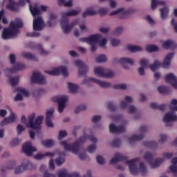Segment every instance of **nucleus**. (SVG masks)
Listing matches in <instances>:
<instances>
[{
  "instance_id": "nucleus-1",
  "label": "nucleus",
  "mask_w": 177,
  "mask_h": 177,
  "mask_svg": "<svg viewBox=\"0 0 177 177\" xmlns=\"http://www.w3.org/2000/svg\"><path fill=\"white\" fill-rule=\"evenodd\" d=\"M86 140V137H80L73 144L68 143L67 140H63L59 142V145L63 146L66 151H71L73 154L78 156L80 160L84 161V160L88 158L86 151L85 150V148L82 147V145L84 144Z\"/></svg>"
},
{
  "instance_id": "nucleus-2",
  "label": "nucleus",
  "mask_w": 177,
  "mask_h": 177,
  "mask_svg": "<svg viewBox=\"0 0 177 177\" xmlns=\"http://www.w3.org/2000/svg\"><path fill=\"white\" fill-rule=\"evenodd\" d=\"M35 117V113H31L28 118L27 122V118H26V115H23L21 118V122L22 124H25L26 127H28L31 129H33L34 131L38 132V131H41V129H42L41 125L44 122V116L39 115L36 118Z\"/></svg>"
},
{
  "instance_id": "nucleus-3",
  "label": "nucleus",
  "mask_w": 177,
  "mask_h": 177,
  "mask_svg": "<svg viewBox=\"0 0 177 177\" xmlns=\"http://www.w3.org/2000/svg\"><path fill=\"white\" fill-rule=\"evenodd\" d=\"M175 53H169L164 58L163 62H160L158 59H155L152 64L149 65L148 68L153 73L157 71L159 67H163V68H169L171 66V62L174 59Z\"/></svg>"
},
{
  "instance_id": "nucleus-4",
  "label": "nucleus",
  "mask_w": 177,
  "mask_h": 177,
  "mask_svg": "<svg viewBox=\"0 0 177 177\" xmlns=\"http://www.w3.org/2000/svg\"><path fill=\"white\" fill-rule=\"evenodd\" d=\"M136 12H138L136 8H129L128 10H125L124 8H119L109 13V16H115L117 15H120L118 16L119 19H127V15H134V13H136Z\"/></svg>"
},
{
  "instance_id": "nucleus-5",
  "label": "nucleus",
  "mask_w": 177,
  "mask_h": 177,
  "mask_svg": "<svg viewBox=\"0 0 177 177\" xmlns=\"http://www.w3.org/2000/svg\"><path fill=\"white\" fill-rule=\"evenodd\" d=\"M52 101L58 103V112L63 113L66 109V103L68 101V97L66 95L53 97Z\"/></svg>"
},
{
  "instance_id": "nucleus-6",
  "label": "nucleus",
  "mask_w": 177,
  "mask_h": 177,
  "mask_svg": "<svg viewBox=\"0 0 177 177\" xmlns=\"http://www.w3.org/2000/svg\"><path fill=\"white\" fill-rule=\"evenodd\" d=\"M148 131H149L148 126H145V125L141 126L140 128V134L133 135L132 137L129 138V142L130 143H133V142H136V141L140 142V140H143V139H145V133H146V132H148Z\"/></svg>"
},
{
  "instance_id": "nucleus-7",
  "label": "nucleus",
  "mask_w": 177,
  "mask_h": 177,
  "mask_svg": "<svg viewBox=\"0 0 177 177\" xmlns=\"http://www.w3.org/2000/svg\"><path fill=\"white\" fill-rule=\"evenodd\" d=\"M46 74H48V75H60V74H62L64 77H68V72H67V68L65 66H62L59 68H55L53 71H46Z\"/></svg>"
},
{
  "instance_id": "nucleus-8",
  "label": "nucleus",
  "mask_w": 177,
  "mask_h": 177,
  "mask_svg": "<svg viewBox=\"0 0 177 177\" xmlns=\"http://www.w3.org/2000/svg\"><path fill=\"white\" fill-rule=\"evenodd\" d=\"M22 151L28 157H32V153L37 151V147H33L31 142H28L22 146Z\"/></svg>"
},
{
  "instance_id": "nucleus-9",
  "label": "nucleus",
  "mask_w": 177,
  "mask_h": 177,
  "mask_svg": "<svg viewBox=\"0 0 177 177\" xmlns=\"http://www.w3.org/2000/svg\"><path fill=\"white\" fill-rule=\"evenodd\" d=\"M31 81L34 84H38L39 85H45L46 84L45 76L42 75L39 72H34L32 73Z\"/></svg>"
},
{
  "instance_id": "nucleus-10",
  "label": "nucleus",
  "mask_w": 177,
  "mask_h": 177,
  "mask_svg": "<svg viewBox=\"0 0 177 177\" xmlns=\"http://www.w3.org/2000/svg\"><path fill=\"white\" fill-rule=\"evenodd\" d=\"M139 160V158L132 159L131 160H126V164L129 165V172L131 175L136 176L138 174H139V169H138V166H136V161Z\"/></svg>"
},
{
  "instance_id": "nucleus-11",
  "label": "nucleus",
  "mask_w": 177,
  "mask_h": 177,
  "mask_svg": "<svg viewBox=\"0 0 177 177\" xmlns=\"http://www.w3.org/2000/svg\"><path fill=\"white\" fill-rule=\"evenodd\" d=\"M17 118V115L15 114V112H13V111L10 110V115L3 119V120L0 122V127H5L10 124H15V122H16Z\"/></svg>"
},
{
  "instance_id": "nucleus-12",
  "label": "nucleus",
  "mask_w": 177,
  "mask_h": 177,
  "mask_svg": "<svg viewBox=\"0 0 177 177\" xmlns=\"http://www.w3.org/2000/svg\"><path fill=\"white\" fill-rule=\"evenodd\" d=\"M45 22L41 16L37 17L33 20L32 28L34 31H42L45 28Z\"/></svg>"
},
{
  "instance_id": "nucleus-13",
  "label": "nucleus",
  "mask_w": 177,
  "mask_h": 177,
  "mask_svg": "<svg viewBox=\"0 0 177 177\" xmlns=\"http://www.w3.org/2000/svg\"><path fill=\"white\" fill-rule=\"evenodd\" d=\"M24 26L23 21L20 18H16L15 20L10 21L9 27L17 34H19V29L23 28Z\"/></svg>"
},
{
  "instance_id": "nucleus-14",
  "label": "nucleus",
  "mask_w": 177,
  "mask_h": 177,
  "mask_svg": "<svg viewBox=\"0 0 177 177\" xmlns=\"http://www.w3.org/2000/svg\"><path fill=\"white\" fill-rule=\"evenodd\" d=\"M76 67H79L78 74L80 77H86L88 73V66L81 60H77L75 62Z\"/></svg>"
},
{
  "instance_id": "nucleus-15",
  "label": "nucleus",
  "mask_w": 177,
  "mask_h": 177,
  "mask_svg": "<svg viewBox=\"0 0 177 177\" xmlns=\"http://www.w3.org/2000/svg\"><path fill=\"white\" fill-rule=\"evenodd\" d=\"M16 35H17V33L9 26L8 28L3 29L1 37L3 39H10L15 38Z\"/></svg>"
},
{
  "instance_id": "nucleus-16",
  "label": "nucleus",
  "mask_w": 177,
  "mask_h": 177,
  "mask_svg": "<svg viewBox=\"0 0 177 177\" xmlns=\"http://www.w3.org/2000/svg\"><path fill=\"white\" fill-rule=\"evenodd\" d=\"M165 81L167 84H170L174 89H177V77L174 73L166 75Z\"/></svg>"
},
{
  "instance_id": "nucleus-17",
  "label": "nucleus",
  "mask_w": 177,
  "mask_h": 177,
  "mask_svg": "<svg viewBox=\"0 0 177 177\" xmlns=\"http://www.w3.org/2000/svg\"><path fill=\"white\" fill-rule=\"evenodd\" d=\"M26 68H27L26 64H21V62H17L15 66L11 68L6 69V71L7 73H10V74H15V73L26 70Z\"/></svg>"
},
{
  "instance_id": "nucleus-18",
  "label": "nucleus",
  "mask_w": 177,
  "mask_h": 177,
  "mask_svg": "<svg viewBox=\"0 0 177 177\" xmlns=\"http://www.w3.org/2000/svg\"><path fill=\"white\" fill-rule=\"evenodd\" d=\"M113 63H120V64H130V66H133L135 64V61L133 59L128 57H122L118 59V58H113Z\"/></svg>"
},
{
  "instance_id": "nucleus-19",
  "label": "nucleus",
  "mask_w": 177,
  "mask_h": 177,
  "mask_svg": "<svg viewBox=\"0 0 177 177\" xmlns=\"http://www.w3.org/2000/svg\"><path fill=\"white\" fill-rule=\"evenodd\" d=\"M61 27L65 34H70L73 28L68 24V19H65L64 18H62L60 21Z\"/></svg>"
},
{
  "instance_id": "nucleus-20",
  "label": "nucleus",
  "mask_w": 177,
  "mask_h": 177,
  "mask_svg": "<svg viewBox=\"0 0 177 177\" xmlns=\"http://www.w3.org/2000/svg\"><path fill=\"white\" fill-rule=\"evenodd\" d=\"M162 48L163 49H166V50H168V49L174 50V49H176L177 44L175 41L172 39H167L162 43Z\"/></svg>"
},
{
  "instance_id": "nucleus-21",
  "label": "nucleus",
  "mask_w": 177,
  "mask_h": 177,
  "mask_svg": "<svg viewBox=\"0 0 177 177\" xmlns=\"http://www.w3.org/2000/svg\"><path fill=\"white\" fill-rule=\"evenodd\" d=\"M109 131L111 133H124L125 132V127H117L113 123L109 124Z\"/></svg>"
},
{
  "instance_id": "nucleus-22",
  "label": "nucleus",
  "mask_w": 177,
  "mask_h": 177,
  "mask_svg": "<svg viewBox=\"0 0 177 177\" xmlns=\"http://www.w3.org/2000/svg\"><path fill=\"white\" fill-rule=\"evenodd\" d=\"M163 121H173V122H177V115L175 113L174 110H171L169 112H167L164 118Z\"/></svg>"
},
{
  "instance_id": "nucleus-23",
  "label": "nucleus",
  "mask_w": 177,
  "mask_h": 177,
  "mask_svg": "<svg viewBox=\"0 0 177 177\" xmlns=\"http://www.w3.org/2000/svg\"><path fill=\"white\" fill-rule=\"evenodd\" d=\"M97 79L93 77H84V79L81 82V85H86L88 88L93 86V84H97Z\"/></svg>"
},
{
  "instance_id": "nucleus-24",
  "label": "nucleus",
  "mask_w": 177,
  "mask_h": 177,
  "mask_svg": "<svg viewBox=\"0 0 177 177\" xmlns=\"http://www.w3.org/2000/svg\"><path fill=\"white\" fill-rule=\"evenodd\" d=\"M9 3L6 6V8L10 12H19L18 3L15 2V0H8Z\"/></svg>"
},
{
  "instance_id": "nucleus-25",
  "label": "nucleus",
  "mask_w": 177,
  "mask_h": 177,
  "mask_svg": "<svg viewBox=\"0 0 177 177\" xmlns=\"http://www.w3.org/2000/svg\"><path fill=\"white\" fill-rule=\"evenodd\" d=\"M29 9L30 12L32 13V16H33V17L35 18L37 17V16H39V15H41V10H39V6L37 3H35L33 6L30 4Z\"/></svg>"
},
{
  "instance_id": "nucleus-26",
  "label": "nucleus",
  "mask_w": 177,
  "mask_h": 177,
  "mask_svg": "<svg viewBox=\"0 0 177 177\" xmlns=\"http://www.w3.org/2000/svg\"><path fill=\"white\" fill-rule=\"evenodd\" d=\"M125 160H127V157H125L122 154L115 153L114 158L110 160V164L111 165H113V164H117V162H121V161H125Z\"/></svg>"
},
{
  "instance_id": "nucleus-27",
  "label": "nucleus",
  "mask_w": 177,
  "mask_h": 177,
  "mask_svg": "<svg viewBox=\"0 0 177 177\" xmlns=\"http://www.w3.org/2000/svg\"><path fill=\"white\" fill-rule=\"evenodd\" d=\"M80 12H81L80 10H72L66 12H63L62 15V18L68 20V17L71 16H78V15H80Z\"/></svg>"
},
{
  "instance_id": "nucleus-28",
  "label": "nucleus",
  "mask_w": 177,
  "mask_h": 177,
  "mask_svg": "<svg viewBox=\"0 0 177 177\" xmlns=\"http://www.w3.org/2000/svg\"><path fill=\"white\" fill-rule=\"evenodd\" d=\"M100 39H102V35L100 34H95V35H91L88 37V44H99L100 41Z\"/></svg>"
},
{
  "instance_id": "nucleus-29",
  "label": "nucleus",
  "mask_w": 177,
  "mask_h": 177,
  "mask_svg": "<svg viewBox=\"0 0 177 177\" xmlns=\"http://www.w3.org/2000/svg\"><path fill=\"white\" fill-rule=\"evenodd\" d=\"M164 162V158H156L153 161L152 160L149 164L152 169L159 168V167H161V164Z\"/></svg>"
},
{
  "instance_id": "nucleus-30",
  "label": "nucleus",
  "mask_w": 177,
  "mask_h": 177,
  "mask_svg": "<svg viewBox=\"0 0 177 177\" xmlns=\"http://www.w3.org/2000/svg\"><path fill=\"white\" fill-rule=\"evenodd\" d=\"M20 167L23 171H27V169H35L37 167L32 164L30 160H27L26 162L22 163Z\"/></svg>"
},
{
  "instance_id": "nucleus-31",
  "label": "nucleus",
  "mask_w": 177,
  "mask_h": 177,
  "mask_svg": "<svg viewBox=\"0 0 177 177\" xmlns=\"http://www.w3.org/2000/svg\"><path fill=\"white\" fill-rule=\"evenodd\" d=\"M160 18L162 20H165L169 15V8L167 6H165L162 8H160Z\"/></svg>"
},
{
  "instance_id": "nucleus-32",
  "label": "nucleus",
  "mask_w": 177,
  "mask_h": 177,
  "mask_svg": "<svg viewBox=\"0 0 177 177\" xmlns=\"http://www.w3.org/2000/svg\"><path fill=\"white\" fill-rule=\"evenodd\" d=\"M10 73L6 71V75L7 77H9L10 78V84L11 86H16L19 84V81L20 80V77L15 76V77H10Z\"/></svg>"
},
{
  "instance_id": "nucleus-33",
  "label": "nucleus",
  "mask_w": 177,
  "mask_h": 177,
  "mask_svg": "<svg viewBox=\"0 0 177 177\" xmlns=\"http://www.w3.org/2000/svg\"><path fill=\"white\" fill-rule=\"evenodd\" d=\"M127 49L129 52L131 53H136V52H142L143 50V48L140 46H135V45H127Z\"/></svg>"
},
{
  "instance_id": "nucleus-34",
  "label": "nucleus",
  "mask_w": 177,
  "mask_h": 177,
  "mask_svg": "<svg viewBox=\"0 0 177 177\" xmlns=\"http://www.w3.org/2000/svg\"><path fill=\"white\" fill-rule=\"evenodd\" d=\"M124 100L126 101H122L120 104V106L122 109H127V107H128V103H133V100L131 96H126L124 97Z\"/></svg>"
},
{
  "instance_id": "nucleus-35",
  "label": "nucleus",
  "mask_w": 177,
  "mask_h": 177,
  "mask_svg": "<svg viewBox=\"0 0 177 177\" xmlns=\"http://www.w3.org/2000/svg\"><path fill=\"white\" fill-rule=\"evenodd\" d=\"M96 15H97V12L93 10V8H88L82 13V17L85 19L87 16H95Z\"/></svg>"
},
{
  "instance_id": "nucleus-36",
  "label": "nucleus",
  "mask_w": 177,
  "mask_h": 177,
  "mask_svg": "<svg viewBox=\"0 0 177 177\" xmlns=\"http://www.w3.org/2000/svg\"><path fill=\"white\" fill-rule=\"evenodd\" d=\"M158 5H163L164 6H165V5H167V3L164 1L151 0V9L152 10H156V9H157Z\"/></svg>"
},
{
  "instance_id": "nucleus-37",
  "label": "nucleus",
  "mask_w": 177,
  "mask_h": 177,
  "mask_svg": "<svg viewBox=\"0 0 177 177\" xmlns=\"http://www.w3.org/2000/svg\"><path fill=\"white\" fill-rule=\"evenodd\" d=\"M21 56L24 57V59H27V60H35V62L38 61V59L37 57H35V55L28 53V52H24L21 53Z\"/></svg>"
},
{
  "instance_id": "nucleus-38",
  "label": "nucleus",
  "mask_w": 177,
  "mask_h": 177,
  "mask_svg": "<svg viewBox=\"0 0 177 177\" xmlns=\"http://www.w3.org/2000/svg\"><path fill=\"white\" fill-rule=\"evenodd\" d=\"M145 50L147 52H149V53H153V52H159L160 48L154 44H149L146 46Z\"/></svg>"
},
{
  "instance_id": "nucleus-39",
  "label": "nucleus",
  "mask_w": 177,
  "mask_h": 177,
  "mask_svg": "<svg viewBox=\"0 0 177 177\" xmlns=\"http://www.w3.org/2000/svg\"><path fill=\"white\" fill-rule=\"evenodd\" d=\"M68 91L70 93H78V86L71 83L68 82L67 83Z\"/></svg>"
},
{
  "instance_id": "nucleus-40",
  "label": "nucleus",
  "mask_w": 177,
  "mask_h": 177,
  "mask_svg": "<svg viewBox=\"0 0 177 177\" xmlns=\"http://www.w3.org/2000/svg\"><path fill=\"white\" fill-rule=\"evenodd\" d=\"M106 68L103 67H97L94 69V74L95 75H97V77H100L101 78H103L104 76V71Z\"/></svg>"
},
{
  "instance_id": "nucleus-41",
  "label": "nucleus",
  "mask_w": 177,
  "mask_h": 177,
  "mask_svg": "<svg viewBox=\"0 0 177 177\" xmlns=\"http://www.w3.org/2000/svg\"><path fill=\"white\" fill-rule=\"evenodd\" d=\"M97 84L99 85L100 88H104V89L111 88V83L106 81H100L99 80H97Z\"/></svg>"
},
{
  "instance_id": "nucleus-42",
  "label": "nucleus",
  "mask_w": 177,
  "mask_h": 177,
  "mask_svg": "<svg viewBox=\"0 0 177 177\" xmlns=\"http://www.w3.org/2000/svg\"><path fill=\"white\" fill-rule=\"evenodd\" d=\"M158 92L161 93L162 95H167L171 93V89L169 87H167L165 86H160L158 87Z\"/></svg>"
},
{
  "instance_id": "nucleus-43",
  "label": "nucleus",
  "mask_w": 177,
  "mask_h": 177,
  "mask_svg": "<svg viewBox=\"0 0 177 177\" xmlns=\"http://www.w3.org/2000/svg\"><path fill=\"white\" fill-rule=\"evenodd\" d=\"M42 146L47 147V149H50L55 145V141L53 140H45L41 141Z\"/></svg>"
},
{
  "instance_id": "nucleus-44",
  "label": "nucleus",
  "mask_w": 177,
  "mask_h": 177,
  "mask_svg": "<svg viewBox=\"0 0 177 177\" xmlns=\"http://www.w3.org/2000/svg\"><path fill=\"white\" fill-rule=\"evenodd\" d=\"M143 146H145V147H153V149H157V147H158V144L155 141H147L143 142Z\"/></svg>"
},
{
  "instance_id": "nucleus-45",
  "label": "nucleus",
  "mask_w": 177,
  "mask_h": 177,
  "mask_svg": "<svg viewBox=\"0 0 177 177\" xmlns=\"http://www.w3.org/2000/svg\"><path fill=\"white\" fill-rule=\"evenodd\" d=\"M57 177H70V173L66 169H62L57 173Z\"/></svg>"
},
{
  "instance_id": "nucleus-46",
  "label": "nucleus",
  "mask_w": 177,
  "mask_h": 177,
  "mask_svg": "<svg viewBox=\"0 0 177 177\" xmlns=\"http://www.w3.org/2000/svg\"><path fill=\"white\" fill-rule=\"evenodd\" d=\"M114 75H115V74L113 71L105 68L103 78H114Z\"/></svg>"
},
{
  "instance_id": "nucleus-47",
  "label": "nucleus",
  "mask_w": 177,
  "mask_h": 177,
  "mask_svg": "<svg viewBox=\"0 0 177 177\" xmlns=\"http://www.w3.org/2000/svg\"><path fill=\"white\" fill-rule=\"evenodd\" d=\"M37 49L39 51V54L41 55V56H48V55H49V51L44 49V47H42V44H38Z\"/></svg>"
},
{
  "instance_id": "nucleus-48",
  "label": "nucleus",
  "mask_w": 177,
  "mask_h": 177,
  "mask_svg": "<svg viewBox=\"0 0 177 177\" xmlns=\"http://www.w3.org/2000/svg\"><path fill=\"white\" fill-rule=\"evenodd\" d=\"M96 63H106L107 62V57L104 55H100L95 58Z\"/></svg>"
},
{
  "instance_id": "nucleus-49",
  "label": "nucleus",
  "mask_w": 177,
  "mask_h": 177,
  "mask_svg": "<svg viewBox=\"0 0 177 177\" xmlns=\"http://www.w3.org/2000/svg\"><path fill=\"white\" fill-rule=\"evenodd\" d=\"M140 67L146 68L150 66V61L146 58H142L140 61Z\"/></svg>"
},
{
  "instance_id": "nucleus-50",
  "label": "nucleus",
  "mask_w": 177,
  "mask_h": 177,
  "mask_svg": "<svg viewBox=\"0 0 177 177\" xmlns=\"http://www.w3.org/2000/svg\"><path fill=\"white\" fill-rule=\"evenodd\" d=\"M68 135L67 133V131L66 130H60L58 133V137L57 139L58 140H63L64 138H66V136Z\"/></svg>"
},
{
  "instance_id": "nucleus-51",
  "label": "nucleus",
  "mask_w": 177,
  "mask_h": 177,
  "mask_svg": "<svg viewBox=\"0 0 177 177\" xmlns=\"http://www.w3.org/2000/svg\"><path fill=\"white\" fill-rule=\"evenodd\" d=\"M140 171L142 174V176H146V175H147V168L143 162L140 163Z\"/></svg>"
},
{
  "instance_id": "nucleus-52",
  "label": "nucleus",
  "mask_w": 177,
  "mask_h": 177,
  "mask_svg": "<svg viewBox=\"0 0 177 177\" xmlns=\"http://www.w3.org/2000/svg\"><path fill=\"white\" fill-rule=\"evenodd\" d=\"M15 92H20L24 95V96H26V97L30 96V93L27 91L25 88H21V87H17L15 88Z\"/></svg>"
},
{
  "instance_id": "nucleus-53",
  "label": "nucleus",
  "mask_w": 177,
  "mask_h": 177,
  "mask_svg": "<svg viewBox=\"0 0 177 177\" xmlns=\"http://www.w3.org/2000/svg\"><path fill=\"white\" fill-rule=\"evenodd\" d=\"M144 158L149 164L153 161V154L150 152H146Z\"/></svg>"
},
{
  "instance_id": "nucleus-54",
  "label": "nucleus",
  "mask_w": 177,
  "mask_h": 177,
  "mask_svg": "<svg viewBox=\"0 0 177 177\" xmlns=\"http://www.w3.org/2000/svg\"><path fill=\"white\" fill-rule=\"evenodd\" d=\"M170 103L169 109L173 110V111H177V100L172 99Z\"/></svg>"
},
{
  "instance_id": "nucleus-55",
  "label": "nucleus",
  "mask_w": 177,
  "mask_h": 177,
  "mask_svg": "<svg viewBox=\"0 0 177 177\" xmlns=\"http://www.w3.org/2000/svg\"><path fill=\"white\" fill-rule=\"evenodd\" d=\"M53 113H55L54 109L48 110L46 113V120H52L53 118Z\"/></svg>"
},
{
  "instance_id": "nucleus-56",
  "label": "nucleus",
  "mask_w": 177,
  "mask_h": 177,
  "mask_svg": "<svg viewBox=\"0 0 177 177\" xmlns=\"http://www.w3.org/2000/svg\"><path fill=\"white\" fill-rule=\"evenodd\" d=\"M86 111V105L81 104L79 105L75 110V114L81 113V111Z\"/></svg>"
},
{
  "instance_id": "nucleus-57",
  "label": "nucleus",
  "mask_w": 177,
  "mask_h": 177,
  "mask_svg": "<svg viewBox=\"0 0 177 177\" xmlns=\"http://www.w3.org/2000/svg\"><path fill=\"white\" fill-rule=\"evenodd\" d=\"M113 89H122V91H126L127 89V84H119L113 86Z\"/></svg>"
},
{
  "instance_id": "nucleus-58",
  "label": "nucleus",
  "mask_w": 177,
  "mask_h": 177,
  "mask_svg": "<svg viewBox=\"0 0 177 177\" xmlns=\"http://www.w3.org/2000/svg\"><path fill=\"white\" fill-rule=\"evenodd\" d=\"M107 109L108 110H110L112 112L117 111V106H115V105H114V104L111 102H107Z\"/></svg>"
},
{
  "instance_id": "nucleus-59",
  "label": "nucleus",
  "mask_w": 177,
  "mask_h": 177,
  "mask_svg": "<svg viewBox=\"0 0 177 177\" xmlns=\"http://www.w3.org/2000/svg\"><path fill=\"white\" fill-rule=\"evenodd\" d=\"M26 37H31L37 38L38 37H41V33L38 31L35 30V32L26 33Z\"/></svg>"
},
{
  "instance_id": "nucleus-60",
  "label": "nucleus",
  "mask_w": 177,
  "mask_h": 177,
  "mask_svg": "<svg viewBox=\"0 0 177 177\" xmlns=\"http://www.w3.org/2000/svg\"><path fill=\"white\" fill-rule=\"evenodd\" d=\"M169 169L174 174V176L177 177V165H171L169 166Z\"/></svg>"
},
{
  "instance_id": "nucleus-61",
  "label": "nucleus",
  "mask_w": 177,
  "mask_h": 177,
  "mask_svg": "<svg viewBox=\"0 0 177 177\" xmlns=\"http://www.w3.org/2000/svg\"><path fill=\"white\" fill-rule=\"evenodd\" d=\"M20 145V140L18 138L13 139L10 143V146L11 147H16V146H19Z\"/></svg>"
},
{
  "instance_id": "nucleus-62",
  "label": "nucleus",
  "mask_w": 177,
  "mask_h": 177,
  "mask_svg": "<svg viewBox=\"0 0 177 177\" xmlns=\"http://www.w3.org/2000/svg\"><path fill=\"white\" fill-rule=\"evenodd\" d=\"M102 120V115H95L93 116L91 118V122L93 124H97V122H100V121Z\"/></svg>"
},
{
  "instance_id": "nucleus-63",
  "label": "nucleus",
  "mask_w": 177,
  "mask_h": 177,
  "mask_svg": "<svg viewBox=\"0 0 177 177\" xmlns=\"http://www.w3.org/2000/svg\"><path fill=\"white\" fill-rule=\"evenodd\" d=\"M109 10L107 9V8H101L98 10V13L100 16H106Z\"/></svg>"
},
{
  "instance_id": "nucleus-64",
  "label": "nucleus",
  "mask_w": 177,
  "mask_h": 177,
  "mask_svg": "<svg viewBox=\"0 0 177 177\" xmlns=\"http://www.w3.org/2000/svg\"><path fill=\"white\" fill-rule=\"evenodd\" d=\"M120 146H121V140H120L119 138H116L113 140V142H112L113 147L118 148V147H120Z\"/></svg>"
}]
</instances>
